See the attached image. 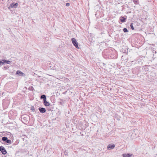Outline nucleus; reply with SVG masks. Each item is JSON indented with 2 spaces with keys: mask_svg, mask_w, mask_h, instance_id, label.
<instances>
[{
  "mask_svg": "<svg viewBox=\"0 0 157 157\" xmlns=\"http://www.w3.org/2000/svg\"><path fill=\"white\" fill-rule=\"evenodd\" d=\"M2 140L6 143L8 144H11V141L10 140L8 139V137H3L2 138Z\"/></svg>",
  "mask_w": 157,
  "mask_h": 157,
  "instance_id": "nucleus-1",
  "label": "nucleus"
},
{
  "mask_svg": "<svg viewBox=\"0 0 157 157\" xmlns=\"http://www.w3.org/2000/svg\"><path fill=\"white\" fill-rule=\"evenodd\" d=\"M71 41L73 45L77 48H79L78 45V43L77 41L74 38H71Z\"/></svg>",
  "mask_w": 157,
  "mask_h": 157,
  "instance_id": "nucleus-2",
  "label": "nucleus"
},
{
  "mask_svg": "<svg viewBox=\"0 0 157 157\" xmlns=\"http://www.w3.org/2000/svg\"><path fill=\"white\" fill-rule=\"evenodd\" d=\"M17 5L18 3L17 2L15 3H14V2L10 4V6L8 7V8L10 9L11 7L16 8L17 6Z\"/></svg>",
  "mask_w": 157,
  "mask_h": 157,
  "instance_id": "nucleus-3",
  "label": "nucleus"
},
{
  "mask_svg": "<svg viewBox=\"0 0 157 157\" xmlns=\"http://www.w3.org/2000/svg\"><path fill=\"white\" fill-rule=\"evenodd\" d=\"M0 151H1L3 155H6L7 153L6 151L3 146H0Z\"/></svg>",
  "mask_w": 157,
  "mask_h": 157,
  "instance_id": "nucleus-4",
  "label": "nucleus"
},
{
  "mask_svg": "<svg viewBox=\"0 0 157 157\" xmlns=\"http://www.w3.org/2000/svg\"><path fill=\"white\" fill-rule=\"evenodd\" d=\"M115 146V145L114 144H109L107 147V149L109 150H111Z\"/></svg>",
  "mask_w": 157,
  "mask_h": 157,
  "instance_id": "nucleus-5",
  "label": "nucleus"
},
{
  "mask_svg": "<svg viewBox=\"0 0 157 157\" xmlns=\"http://www.w3.org/2000/svg\"><path fill=\"white\" fill-rule=\"evenodd\" d=\"M39 110L42 113H44L46 112V109L44 108L40 107L39 108Z\"/></svg>",
  "mask_w": 157,
  "mask_h": 157,
  "instance_id": "nucleus-6",
  "label": "nucleus"
},
{
  "mask_svg": "<svg viewBox=\"0 0 157 157\" xmlns=\"http://www.w3.org/2000/svg\"><path fill=\"white\" fill-rule=\"evenodd\" d=\"M44 105L46 106H49L50 105V103L49 102H47L46 101V100L44 101Z\"/></svg>",
  "mask_w": 157,
  "mask_h": 157,
  "instance_id": "nucleus-7",
  "label": "nucleus"
},
{
  "mask_svg": "<svg viewBox=\"0 0 157 157\" xmlns=\"http://www.w3.org/2000/svg\"><path fill=\"white\" fill-rule=\"evenodd\" d=\"M132 154H124L123 155V157H130Z\"/></svg>",
  "mask_w": 157,
  "mask_h": 157,
  "instance_id": "nucleus-8",
  "label": "nucleus"
},
{
  "mask_svg": "<svg viewBox=\"0 0 157 157\" xmlns=\"http://www.w3.org/2000/svg\"><path fill=\"white\" fill-rule=\"evenodd\" d=\"M6 137H8V138H9L10 139H11L12 137H13L12 134L9 132H8V135H6Z\"/></svg>",
  "mask_w": 157,
  "mask_h": 157,
  "instance_id": "nucleus-9",
  "label": "nucleus"
},
{
  "mask_svg": "<svg viewBox=\"0 0 157 157\" xmlns=\"http://www.w3.org/2000/svg\"><path fill=\"white\" fill-rule=\"evenodd\" d=\"M126 18L124 17H121L120 18V20L122 22H124L125 21Z\"/></svg>",
  "mask_w": 157,
  "mask_h": 157,
  "instance_id": "nucleus-10",
  "label": "nucleus"
},
{
  "mask_svg": "<svg viewBox=\"0 0 157 157\" xmlns=\"http://www.w3.org/2000/svg\"><path fill=\"white\" fill-rule=\"evenodd\" d=\"M2 61H4V63H6L7 64H10L11 63V62L9 60H7L5 59H3Z\"/></svg>",
  "mask_w": 157,
  "mask_h": 157,
  "instance_id": "nucleus-11",
  "label": "nucleus"
},
{
  "mask_svg": "<svg viewBox=\"0 0 157 157\" xmlns=\"http://www.w3.org/2000/svg\"><path fill=\"white\" fill-rule=\"evenodd\" d=\"M40 98L43 99V101H45L46 100V96L45 95H42L40 97Z\"/></svg>",
  "mask_w": 157,
  "mask_h": 157,
  "instance_id": "nucleus-12",
  "label": "nucleus"
},
{
  "mask_svg": "<svg viewBox=\"0 0 157 157\" xmlns=\"http://www.w3.org/2000/svg\"><path fill=\"white\" fill-rule=\"evenodd\" d=\"M20 76H22L26 77H27L28 75L20 71Z\"/></svg>",
  "mask_w": 157,
  "mask_h": 157,
  "instance_id": "nucleus-13",
  "label": "nucleus"
},
{
  "mask_svg": "<svg viewBox=\"0 0 157 157\" xmlns=\"http://www.w3.org/2000/svg\"><path fill=\"white\" fill-rule=\"evenodd\" d=\"M123 31L124 32V33H126V32H128V30L126 28H124L123 29Z\"/></svg>",
  "mask_w": 157,
  "mask_h": 157,
  "instance_id": "nucleus-14",
  "label": "nucleus"
},
{
  "mask_svg": "<svg viewBox=\"0 0 157 157\" xmlns=\"http://www.w3.org/2000/svg\"><path fill=\"white\" fill-rule=\"evenodd\" d=\"M19 151H17L15 154V157H18V156H19Z\"/></svg>",
  "mask_w": 157,
  "mask_h": 157,
  "instance_id": "nucleus-15",
  "label": "nucleus"
},
{
  "mask_svg": "<svg viewBox=\"0 0 157 157\" xmlns=\"http://www.w3.org/2000/svg\"><path fill=\"white\" fill-rule=\"evenodd\" d=\"M31 109L32 110V111L34 112L35 111V109L34 107L33 106H31Z\"/></svg>",
  "mask_w": 157,
  "mask_h": 157,
  "instance_id": "nucleus-16",
  "label": "nucleus"
},
{
  "mask_svg": "<svg viewBox=\"0 0 157 157\" xmlns=\"http://www.w3.org/2000/svg\"><path fill=\"white\" fill-rule=\"evenodd\" d=\"M130 27H131V28L133 30H134V28L133 26V24L132 23H131L130 25Z\"/></svg>",
  "mask_w": 157,
  "mask_h": 157,
  "instance_id": "nucleus-17",
  "label": "nucleus"
},
{
  "mask_svg": "<svg viewBox=\"0 0 157 157\" xmlns=\"http://www.w3.org/2000/svg\"><path fill=\"white\" fill-rule=\"evenodd\" d=\"M134 2L135 4H137L138 2V1L137 0H134Z\"/></svg>",
  "mask_w": 157,
  "mask_h": 157,
  "instance_id": "nucleus-18",
  "label": "nucleus"
},
{
  "mask_svg": "<svg viewBox=\"0 0 157 157\" xmlns=\"http://www.w3.org/2000/svg\"><path fill=\"white\" fill-rule=\"evenodd\" d=\"M4 64V61L0 60V65H2Z\"/></svg>",
  "mask_w": 157,
  "mask_h": 157,
  "instance_id": "nucleus-19",
  "label": "nucleus"
},
{
  "mask_svg": "<svg viewBox=\"0 0 157 157\" xmlns=\"http://www.w3.org/2000/svg\"><path fill=\"white\" fill-rule=\"evenodd\" d=\"M16 74L17 75H20V71H17L16 72Z\"/></svg>",
  "mask_w": 157,
  "mask_h": 157,
  "instance_id": "nucleus-20",
  "label": "nucleus"
},
{
  "mask_svg": "<svg viewBox=\"0 0 157 157\" xmlns=\"http://www.w3.org/2000/svg\"><path fill=\"white\" fill-rule=\"evenodd\" d=\"M70 5V4L69 3H67L66 4V6H69Z\"/></svg>",
  "mask_w": 157,
  "mask_h": 157,
  "instance_id": "nucleus-21",
  "label": "nucleus"
},
{
  "mask_svg": "<svg viewBox=\"0 0 157 157\" xmlns=\"http://www.w3.org/2000/svg\"><path fill=\"white\" fill-rule=\"evenodd\" d=\"M23 118L24 120V121L26 120L27 121H28V120H26L27 118L26 117H23Z\"/></svg>",
  "mask_w": 157,
  "mask_h": 157,
  "instance_id": "nucleus-22",
  "label": "nucleus"
},
{
  "mask_svg": "<svg viewBox=\"0 0 157 157\" xmlns=\"http://www.w3.org/2000/svg\"><path fill=\"white\" fill-rule=\"evenodd\" d=\"M8 132H5V134H4V135L6 136L8 135Z\"/></svg>",
  "mask_w": 157,
  "mask_h": 157,
  "instance_id": "nucleus-23",
  "label": "nucleus"
},
{
  "mask_svg": "<svg viewBox=\"0 0 157 157\" xmlns=\"http://www.w3.org/2000/svg\"><path fill=\"white\" fill-rule=\"evenodd\" d=\"M4 68H5L6 69H7L9 68V67L7 66L6 67H4Z\"/></svg>",
  "mask_w": 157,
  "mask_h": 157,
  "instance_id": "nucleus-24",
  "label": "nucleus"
},
{
  "mask_svg": "<svg viewBox=\"0 0 157 157\" xmlns=\"http://www.w3.org/2000/svg\"><path fill=\"white\" fill-rule=\"evenodd\" d=\"M33 88V87H32V86H31V87H29V89H30V90H31Z\"/></svg>",
  "mask_w": 157,
  "mask_h": 157,
  "instance_id": "nucleus-25",
  "label": "nucleus"
},
{
  "mask_svg": "<svg viewBox=\"0 0 157 157\" xmlns=\"http://www.w3.org/2000/svg\"><path fill=\"white\" fill-rule=\"evenodd\" d=\"M68 80H69V79H68L67 78H66V79H65V81H66V82H67L68 81Z\"/></svg>",
  "mask_w": 157,
  "mask_h": 157,
  "instance_id": "nucleus-26",
  "label": "nucleus"
},
{
  "mask_svg": "<svg viewBox=\"0 0 157 157\" xmlns=\"http://www.w3.org/2000/svg\"><path fill=\"white\" fill-rule=\"evenodd\" d=\"M21 121L23 123H25L24 122V121H23V120H22Z\"/></svg>",
  "mask_w": 157,
  "mask_h": 157,
  "instance_id": "nucleus-27",
  "label": "nucleus"
}]
</instances>
